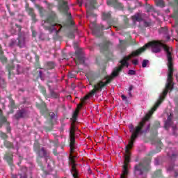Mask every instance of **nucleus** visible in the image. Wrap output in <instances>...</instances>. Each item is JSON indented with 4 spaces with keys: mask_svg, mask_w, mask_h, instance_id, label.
I'll list each match as a JSON object with an SVG mask.
<instances>
[{
    "mask_svg": "<svg viewBox=\"0 0 178 178\" xmlns=\"http://www.w3.org/2000/svg\"><path fill=\"white\" fill-rule=\"evenodd\" d=\"M168 58V74L167 78V82L165 84V89L163 91V93L160 95L159 99L157 101L154 108L146 114L145 117L139 123L138 127H134L133 124H129V131L131 133V139L129 141L128 145L125 147V155H124V161L122 166V173L120 175V178H127V175H129L128 165L130 162V148H133L134 141L136 138L138 137V134H143V133H147L149 130V122L148 120L152 115V113L156 111V108L162 104V101L165 99V96L168 95L169 90H173V59L172 56H167Z\"/></svg>",
    "mask_w": 178,
    "mask_h": 178,
    "instance_id": "1",
    "label": "nucleus"
},
{
    "mask_svg": "<svg viewBox=\"0 0 178 178\" xmlns=\"http://www.w3.org/2000/svg\"><path fill=\"white\" fill-rule=\"evenodd\" d=\"M70 163H71L72 166V175L74 178H77V170L76 169V161H74V158H76V156L73 155V152H74L76 149V145H74V127H72L71 128L70 132Z\"/></svg>",
    "mask_w": 178,
    "mask_h": 178,
    "instance_id": "2",
    "label": "nucleus"
},
{
    "mask_svg": "<svg viewBox=\"0 0 178 178\" xmlns=\"http://www.w3.org/2000/svg\"><path fill=\"white\" fill-rule=\"evenodd\" d=\"M55 20H56V15L54 12H51V15L46 21H43L42 24H43L44 27L46 28V30H49L50 33L55 31V33L58 34V33L60 31L62 26L60 24L52 22H55Z\"/></svg>",
    "mask_w": 178,
    "mask_h": 178,
    "instance_id": "3",
    "label": "nucleus"
},
{
    "mask_svg": "<svg viewBox=\"0 0 178 178\" xmlns=\"http://www.w3.org/2000/svg\"><path fill=\"white\" fill-rule=\"evenodd\" d=\"M10 47H19V48H23L26 47V36L24 33H20L17 40H11Z\"/></svg>",
    "mask_w": 178,
    "mask_h": 178,
    "instance_id": "4",
    "label": "nucleus"
},
{
    "mask_svg": "<svg viewBox=\"0 0 178 178\" xmlns=\"http://www.w3.org/2000/svg\"><path fill=\"white\" fill-rule=\"evenodd\" d=\"M59 1V6L58 9L60 12L64 13L67 17L68 20L71 22V24H73L72 22V14L69 12V6H67V2L63 0H58Z\"/></svg>",
    "mask_w": 178,
    "mask_h": 178,
    "instance_id": "5",
    "label": "nucleus"
},
{
    "mask_svg": "<svg viewBox=\"0 0 178 178\" xmlns=\"http://www.w3.org/2000/svg\"><path fill=\"white\" fill-rule=\"evenodd\" d=\"M149 159L140 163L139 165H136L134 168L135 174L143 175L144 172L149 170Z\"/></svg>",
    "mask_w": 178,
    "mask_h": 178,
    "instance_id": "6",
    "label": "nucleus"
},
{
    "mask_svg": "<svg viewBox=\"0 0 178 178\" xmlns=\"http://www.w3.org/2000/svg\"><path fill=\"white\" fill-rule=\"evenodd\" d=\"M132 20L134 23H136V22H143L145 27H148L151 24L150 22L144 20V14L140 13L135 14L134 16H132Z\"/></svg>",
    "mask_w": 178,
    "mask_h": 178,
    "instance_id": "7",
    "label": "nucleus"
},
{
    "mask_svg": "<svg viewBox=\"0 0 178 178\" xmlns=\"http://www.w3.org/2000/svg\"><path fill=\"white\" fill-rule=\"evenodd\" d=\"M95 3H97V0H86V3L85 4L86 8H87V18L91 16V13L90 10L91 9H95Z\"/></svg>",
    "mask_w": 178,
    "mask_h": 178,
    "instance_id": "8",
    "label": "nucleus"
},
{
    "mask_svg": "<svg viewBox=\"0 0 178 178\" xmlns=\"http://www.w3.org/2000/svg\"><path fill=\"white\" fill-rule=\"evenodd\" d=\"M75 55L77 60L75 58H73V60H74L76 65H79V63H84V55L81 52V50H76L75 51Z\"/></svg>",
    "mask_w": 178,
    "mask_h": 178,
    "instance_id": "9",
    "label": "nucleus"
},
{
    "mask_svg": "<svg viewBox=\"0 0 178 178\" xmlns=\"http://www.w3.org/2000/svg\"><path fill=\"white\" fill-rule=\"evenodd\" d=\"M107 5L109 6L113 5V6L118 8V9H123V4L119 3L117 0H107Z\"/></svg>",
    "mask_w": 178,
    "mask_h": 178,
    "instance_id": "10",
    "label": "nucleus"
},
{
    "mask_svg": "<svg viewBox=\"0 0 178 178\" xmlns=\"http://www.w3.org/2000/svg\"><path fill=\"white\" fill-rule=\"evenodd\" d=\"M90 28L93 34H97V30H98V29H100V30H108V28H104V26L98 27V26L95 25V24H92Z\"/></svg>",
    "mask_w": 178,
    "mask_h": 178,
    "instance_id": "11",
    "label": "nucleus"
},
{
    "mask_svg": "<svg viewBox=\"0 0 178 178\" xmlns=\"http://www.w3.org/2000/svg\"><path fill=\"white\" fill-rule=\"evenodd\" d=\"M27 116V112L24 110H21L17 113L15 118L19 119V118H26Z\"/></svg>",
    "mask_w": 178,
    "mask_h": 178,
    "instance_id": "12",
    "label": "nucleus"
},
{
    "mask_svg": "<svg viewBox=\"0 0 178 178\" xmlns=\"http://www.w3.org/2000/svg\"><path fill=\"white\" fill-rule=\"evenodd\" d=\"M172 126V114H170V115L168 116L167 120L165 122V129H166V130H168L169 129V127H170Z\"/></svg>",
    "mask_w": 178,
    "mask_h": 178,
    "instance_id": "13",
    "label": "nucleus"
},
{
    "mask_svg": "<svg viewBox=\"0 0 178 178\" xmlns=\"http://www.w3.org/2000/svg\"><path fill=\"white\" fill-rule=\"evenodd\" d=\"M110 45H111V43L109 42L101 44H100V50L102 51V52H104V51H108Z\"/></svg>",
    "mask_w": 178,
    "mask_h": 178,
    "instance_id": "14",
    "label": "nucleus"
},
{
    "mask_svg": "<svg viewBox=\"0 0 178 178\" xmlns=\"http://www.w3.org/2000/svg\"><path fill=\"white\" fill-rule=\"evenodd\" d=\"M26 10L28 12L29 15L31 16L33 20H35V14H34V10L29 6H26Z\"/></svg>",
    "mask_w": 178,
    "mask_h": 178,
    "instance_id": "15",
    "label": "nucleus"
},
{
    "mask_svg": "<svg viewBox=\"0 0 178 178\" xmlns=\"http://www.w3.org/2000/svg\"><path fill=\"white\" fill-rule=\"evenodd\" d=\"M81 106H82V104L78 105V106H77L78 109H76V110L74 112V113H73V115H72V121H73L74 122H76V120H77V115H79V109H80V108H81Z\"/></svg>",
    "mask_w": 178,
    "mask_h": 178,
    "instance_id": "16",
    "label": "nucleus"
},
{
    "mask_svg": "<svg viewBox=\"0 0 178 178\" xmlns=\"http://www.w3.org/2000/svg\"><path fill=\"white\" fill-rule=\"evenodd\" d=\"M39 156L47 158L48 156V152L45 150L44 147L41 149L39 152Z\"/></svg>",
    "mask_w": 178,
    "mask_h": 178,
    "instance_id": "17",
    "label": "nucleus"
},
{
    "mask_svg": "<svg viewBox=\"0 0 178 178\" xmlns=\"http://www.w3.org/2000/svg\"><path fill=\"white\" fill-rule=\"evenodd\" d=\"M154 1L157 6H160V8H163V6H165V2H163V0H154Z\"/></svg>",
    "mask_w": 178,
    "mask_h": 178,
    "instance_id": "18",
    "label": "nucleus"
},
{
    "mask_svg": "<svg viewBox=\"0 0 178 178\" xmlns=\"http://www.w3.org/2000/svg\"><path fill=\"white\" fill-rule=\"evenodd\" d=\"M37 9L39 10V13L40 15V16H44V15H45V10H44V8H42V7L36 5L35 6Z\"/></svg>",
    "mask_w": 178,
    "mask_h": 178,
    "instance_id": "19",
    "label": "nucleus"
},
{
    "mask_svg": "<svg viewBox=\"0 0 178 178\" xmlns=\"http://www.w3.org/2000/svg\"><path fill=\"white\" fill-rule=\"evenodd\" d=\"M111 17V13H102V19L103 20H108Z\"/></svg>",
    "mask_w": 178,
    "mask_h": 178,
    "instance_id": "20",
    "label": "nucleus"
},
{
    "mask_svg": "<svg viewBox=\"0 0 178 178\" xmlns=\"http://www.w3.org/2000/svg\"><path fill=\"white\" fill-rule=\"evenodd\" d=\"M134 88V86H133L132 85H131L129 88L128 95L130 97V98L133 97V95H131V91L133 90Z\"/></svg>",
    "mask_w": 178,
    "mask_h": 178,
    "instance_id": "21",
    "label": "nucleus"
},
{
    "mask_svg": "<svg viewBox=\"0 0 178 178\" xmlns=\"http://www.w3.org/2000/svg\"><path fill=\"white\" fill-rule=\"evenodd\" d=\"M55 67V63L54 62H49L47 63V69H54Z\"/></svg>",
    "mask_w": 178,
    "mask_h": 178,
    "instance_id": "22",
    "label": "nucleus"
},
{
    "mask_svg": "<svg viewBox=\"0 0 178 178\" xmlns=\"http://www.w3.org/2000/svg\"><path fill=\"white\" fill-rule=\"evenodd\" d=\"M0 120L2 122V123H5L6 122V118L3 116H2V111L0 110Z\"/></svg>",
    "mask_w": 178,
    "mask_h": 178,
    "instance_id": "23",
    "label": "nucleus"
},
{
    "mask_svg": "<svg viewBox=\"0 0 178 178\" xmlns=\"http://www.w3.org/2000/svg\"><path fill=\"white\" fill-rule=\"evenodd\" d=\"M149 63V61L148 60H143L142 63V67H147V65Z\"/></svg>",
    "mask_w": 178,
    "mask_h": 178,
    "instance_id": "24",
    "label": "nucleus"
},
{
    "mask_svg": "<svg viewBox=\"0 0 178 178\" xmlns=\"http://www.w3.org/2000/svg\"><path fill=\"white\" fill-rule=\"evenodd\" d=\"M3 72H1V74H0V84H4L5 83V79H3V78H2V74Z\"/></svg>",
    "mask_w": 178,
    "mask_h": 178,
    "instance_id": "25",
    "label": "nucleus"
},
{
    "mask_svg": "<svg viewBox=\"0 0 178 178\" xmlns=\"http://www.w3.org/2000/svg\"><path fill=\"white\" fill-rule=\"evenodd\" d=\"M128 74H129L131 76H134V74H136V71H134L133 70H130L128 71Z\"/></svg>",
    "mask_w": 178,
    "mask_h": 178,
    "instance_id": "26",
    "label": "nucleus"
},
{
    "mask_svg": "<svg viewBox=\"0 0 178 178\" xmlns=\"http://www.w3.org/2000/svg\"><path fill=\"white\" fill-rule=\"evenodd\" d=\"M51 97H53V98H58L59 97V95H58V93H56L55 92H52Z\"/></svg>",
    "mask_w": 178,
    "mask_h": 178,
    "instance_id": "27",
    "label": "nucleus"
},
{
    "mask_svg": "<svg viewBox=\"0 0 178 178\" xmlns=\"http://www.w3.org/2000/svg\"><path fill=\"white\" fill-rule=\"evenodd\" d=\"M5 145L6 147H7V148H10V147H12V143L10 142H5Z\"/></svg>",
    "mask_w": 178,
    "mask_h": 178,
    "instance_id": "28",
    "label": "nucleus"
},
{
    "mask_svg": "<svg viewBox=\"0 0 178 178\" xmlns=\"http://www.w3.org/2000/svg\"><path fill=\"white\" fill-rule=\"evenodd\" d=\"M132 63L133 65H134V66H137V65H138V60L137 59L133 60Z\"/></svg>",
    "mask_w": 178,
    "mask_h": 178,
    "instance_id": "29",
    "label": "nucleus"
},
{
    "mask_svg": "<svg viewBox=\"0 0 178 178\" xmlns=\"http://www.w3.org/2000/svg\"><path fill=\"white\" fill-rule=\"evenodd\" d=\"M49 116H50V118H51V119H54V118H55V113H53V112H51V113H49Z\"/></svg>",
    "mask_w": 178,
    "mask_h": 178,
    "instance_id": "30",
    "label": "nucleus"
},
{
    "mask_svg": "<svg viewBox=\"0 0 178 178\" xmlns=\"http://www.w3.org/2000/svg\"><path fill=\"white\" fill-rule=\"evenodd\" d=\"M121 97L123 101L127 102V97L126 96H124V95H122Z\"/></svg>",
    "mask_w": 178,
    "mask_h": 178,
    "instance_id": "31",
    "label": "nucleus"
},
{
    "mask_svg": "<svg viewBox=\"0 0 178 178\" xmlns=\"http://www.w3.org/2000/svg\"><path fill=\"white\" fill-rule=\"evenodd\" d=\"M77 2L79 6H81V5H83V0H77Z\"/></svg>",
    "mask_w": 178,
    "mask_h": 178,
    "instance_id": "32",
    "label": "nucleus"
},
{
    "mask_svg": "<svg viewBox=\"0 0 178 178\" xmlns=\"http://www.w3.org/2000/svg\"><path fill=\"white\" fill-rule=\"evenodd\" d=\"M161 30H163L165 31V34L168 33V27L162 28Z\"/></svg>",
    "mask_w": 178,
    "mask_h": 178,
    "instance_id": "33",
    "label": "nucleus"
},
{
    "mask_svg": "<svg viewBox=\"0 0 178 178\" xmlns=\"http://www.w3.org/2000/svg\"><path fill=\"white\" fill-rule=\"evenodd\" d=\"M32 35H33V37H35V35H37V32L33 31Z\"/></svg>",
    "mask_w": 178,
    "mask_h": 178,
    "instance_id": "34",
    "label": "nucleus"
},
{
    "mask_svg": "<svg viewBox=\"0 0 178 178\" xmlns=\"http://www.w3.org/2000/svg\"><path fill=\"white\" fill-rule=\"evenodd\" d=\"M120 44H121V45H123V44H126V41H124V40H120Z\"/></svg>",
    "mask_w": 178,
    "mask_h": 178,
    "instance_id": "35",
    "label": "nucleus"
},
{
    "mask_svg": "<svg viewBox=\"0 0 178 178\" xmlns=\"http://www.w3.org/2000/svg\"><path fill=\"white\" fill-rule=\"evenodd\" d=\"M20 178H27V175H24V176H22V175H20Z\"/></svg>",
    "mask_w": 178,
    "mask_h": 178,
    "instance_id": "36",
    "label": "nucleus"
},
{
    "mask_svg": "<svg viewBox=\"0 0 178 178\" xmlns=\"http://www.w3.org/2000/svg\"><path fill=\"white\" fill-rule=\"evenodd\" d=\"M16 26H17V31H20V29H21L20 26L16 25Z\"/></svg>",
    "mask_w": 178,
    "mask_h": 178,
    "instance_id": "37",
    "label": "nucleus"
},
{
    "mask_svg": "<svg viewBox=\"0 0 178 178\" xmlns=\"http://www.w3.org/2000/svg\"><path fill=\"white\" fill-rule=\"evenodd\" d=\"M157 145H159L160 147V148H161V140H159L157 141Z\"/></svg>",
    "mask_w": 178,
    "mask_h": 178,
    "instance_id": "38",
    "label": "nucleus"
},
{
    "mask_svg": "<svg viewBox=\"0 0 178 178\" xmlns=\"http://www.w3.org/2000/svg\"><path fill=\"white\" fill-rule=\"evenodd\" d=\"M88 98H90V96H86L84 98V101H87V99H88Z\"/></svg>",
    "mask_w": 178,
    "mask_h": 178,
    "instance_id": "39",
    "label": "nucleus"
},
{
    "mask_svg": "<svg viewBox=\"0 0 178 178\" xmlns=\"http://www.w3.org/2000/svg\"><path fill=\"white\" fill-rule=\"evenodd\" d=\"M2 47H1V45H0V55H2Z\"/></svg>",
    "mask_w": 178,
    "mask_h": 178,
    "instance_id": "40",
    "label": "nucleus"
},
{
    "mask_svg": "<svg viewBox=\"0 0 178 178\" xmlns=\"http://www.w3.org/2000/svg\"><path fill=\"white\" fill-rule=\"evenodd\" d=\"M176 129H177L176 127H172V130L174 132L176 131Z\"/></svg>",
    "mask_w": 178,
    "mask_h": 178,
    "instance_id": "41",
    "label": "nucleus"
},
{
    "mask_svg": "<svg viewBox=\"0 0 178 178\" xmlns=\"http://www.w3.org/2000/svg\"><path fill=\"white\" fill-rule=\"evenodd\" d=\"M88 173H89V175H91V173H92L90 168L88 169Z\"/></svg>",
    "mask_w": 178,
    "mask_h": 178,
    "instance_id": "42",
    "label": "nucleus"
},
{
    "mask_svg": "<svg viewBox=\"0 0 178 178\" xmlns=\"http://www.w3.org/2000/svg\"><path fill=\"white\" fill-rule=\"evenodd\" d=\"M166 38H167V40H170V36L167 35Z\"/></svg>",
    "mask_w": 178,
    "mask_h": 178,
    "instance_id": "43",
    "label": "nucleus"
},
{
    "mask_svg": "<svg viewBox=\"0 0 178 178\" xmlns=\"http://www.w3.org/2000/svg\"><path fill=\"white\" fill-rule=\"evenodd\" d=\"M7 158H8V159H10V161H12V156H7Z\"/></svg>",
    "mask_w": 178,
    "mask_h": 178,
    "instance_id": "44",
    "label": "nucleus"
},
{
    "mask_svg": "<svg viewBox=\"0 0 178 178\" xmlns=\"http://www.w3.org/2000/svg\"><path fill=\"white\" fill-rule=\"evenodd\" d=\"M155 164H156V165H158V161H157L156 159L155 160Z\"/></svg>",
    "mask_w": 178,
    "mask_h": 178,
    "instance_id": "45",
    "label": "nucleus"
},
{
    "mask_svg": "<svg viewBox=\"0 0 178 178\" xmlns=\"http://www.w3.org/2000/svg\"><path fill=\"white\" fill-rule=\"evenodd\" d=\"M3 138H6V134H3Z\"/></svg>",
    "mask_w": 178,
    "mask_h": 178,
    "instance_id": "46",
    "label": "nucleus"
},
{
    "mask_svg": "<svg viewBox=\"0 0 178 178\" xmlns=\"http://www.w3.org/2000/svg\"><path fill=\"white\" fill-rule=\"evenodd\" d=\"M17 70H19V67H20V66L19 65H17Z\"/></svg>",
    "mask_w": 178,
    "mask_h": 178,
    "instance_id": "47",
    "label": "nucleus"
},
{
    "mask_svg": "<svg viewBox=\"0 0 178 178\" xmlns=\"http://www.w3.org/2000/svg\"><path fill=\"white\" fill-rule=\"evenodd\" d=\"M168 156H170L172 155L170 152L168 153Z\"/></svg>",
    "mask_w": 178,
    "mask_h": 178,
    "instance_id": "48",
    "label": "nucleus"
},
{
    "mask_svg": "<svg viewBox=\"0 0 178 178\" xmlns=\"http://www.w3.org/2000/svg\"><path fill=\"white\" fill-rule=\"evenodd\" d=\"M74 38V35H72L71 38Z\"/></svg>",
    "mask_w": 178,
    "mask_h": 178,
    "instance_id": "49",
    "label": "nucleus"
},
{
    "mask_svg": "<svg viewBox=\"0 0 178 178\" xmlns=\"http://www.w3.org/2000/svg\"><path fill=\"white\" fill-rule=\"evenodd\" d=\"M49 9H51V5L49 6Z\"/></svg>",
    "mask_w": 178,
    "mask_h": 178,
    "instance_id": "50",
    "label": "nucleus"
},
{
    "mask_svg": "<svg viewBox=\"0 0 178 178\" xmlns=\"http://www.w3.org/2000/svg\"><path fill=\"white\" fill-rule=\"evenodd\" d=\"M41 74H42V72H41V71H40V76H41Z\"/></svg>",
    "mask_w": 178,
    "mask_h": 178,
    "instance_id": "51",
    "label": "nucleus"
},
{
    "mask_svg": "<svg viewBox=\"0 0 178 178\" xmlns=\"http://www.w3.org/2000/svg\"><path fill=\"white\" fill-rule=\"evenodd\" d=\"M172 156H175V154H172Z\"/></svg>",
    "mask_w": 178,
    "mask_h": 178,
    "instance_id": "52",
    "label": "nucleus"
},
{
    "mask_svg": "<svg viewBox=\"0 0 178 178\" xmlns=\"http://www.w3.org/2000/svg\"><path fill=\"white\" fill-rule=\"evenodd\" d=\"M90 84L91 85V82H90Z\"/></svg>",
    "mask_w": 178,
    "mask_h": 178,
    "instance_id": "53",
    "label": "nucleus"
}]
</instances>
